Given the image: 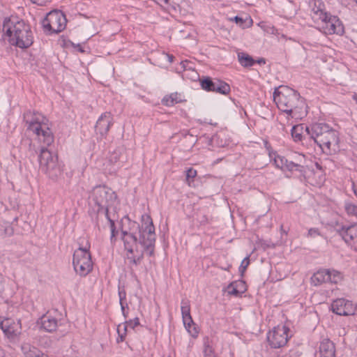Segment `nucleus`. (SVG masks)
Wrapping results in <instances>:
<instances>
[{
	"mask_svg": "<svg viewBox=\"0 0 357 357\" xmlns=\"http://www.w3.org/2000/svg\"><path fill=\"white\" fill-rule=\"evenodd\" d=\"M23 119L27 130L36 134L38 140L44 145L40 148L38 155L40 171L51 179H57L62 175L63 169L58 162L57 155L45 147L54 142L53 133L47 125L48 120L41 114L31 110L24 113Z\"/></svg>",
	"mask_w": 357,
	"mask_h": 357,
	"instance_id": "nucleus-1",
	"label": "nucleus"
},
{
	"mask_svg": "<svg viewBox=\"0 0 357 357\" xmlns=\"http://www.w3.org/2000/svg\"><path fill=\"white\" fill-rule=\"evenodd\" d=\"M135 231H122V240L124 243L125 249L130 255L135 252H139L144 250L146 253L151 257L154 255V248L156 235L155 227L150 215H143L142 216V225L136 224Z\"/></svg>",
	"mask_w": 357,
	"mask_h": 357,
	"instance_id": "nucleus-2",
	"label": "nucleus"
},
{
	"mask_svg": "<svg viewBox=\"0 0 357 357\" xmlns=\"http://www.w3.org/2000/svg\"><path fill=\"white\" fill-rule=\"evenodd\" d=\"M91 209L89 213L100 229V218L108 215L109 208L112 207L117 201L114 191L105 185H98L93 188L89 197Z\"/></svg>",
	"mask_w": 357,
	"mask_h": 357,
	"instance_id": "nucleus-3",
	"label": "nucleus"
},
{
	"mask_svg": "<svg viewBox=\"0 0 357 357\" xmlns=\"http://www.w3.org/2000/svg\"><path fill=\"white\" fill-rule=\"evenodd\" d=\"M3 31L10 45L20 49H27L33 43L31 26L17 16L6 17L3 22Z\"/></svg>",
	"mask_w": 357,
	"mask_h": 357,
	"instance_id": "nucleus-4",
	"label": "nucleus"
},
{
	"mask_svg": "<svg viewBox=\"0 0 357 357\" xmlns=\"http://www.w3.org/2000/svg\"><path fill=\"white\" fill-rule=\"evenodd\" d=\"M273 100L278 109L291 118L301 119L306 115L305 99L287 86H280L273 92Z\"/></svg>",
	"mask_w": 357,
	"mask_h": 357,
	"instance_id": "nucleus-5",
	"label": "nucleus"
},
{
	"mask_svg": "<svg viewBox=\"0 0 357 357\" xmlns=\"http://www.w3.org/2000/svg\"><path fill=\"white\" fill-rule=\"evenodd\" d=\"M309 140L317 144L323 153L331 155L338 149L339 136L337 132L325 123H315L305 128Z\"/></svg>",
	"mask_w": 357,
	"mask_h": 357,
	"instance_id": "nucleus-6",
	"label": "nucleus"
},
{
	"mask_svg": "<svg viewBox=\"0 0 357 357\" xmlns=\"http://www.w3.org/2000/svg\"><path fill=\"white\" fill-rule=\"evenodd\" d=\"M74 269L80 276H86L93 268L91 253L89 248L79 247L73 254Z\"/></svg>",
	"mask_w": 357,
	"mask_h": 357,
	"instance_id": "nucleus-7",
	"label": "nucleus"
},
{
	"mask_svg": "<svg viewBox=\"0 0 357 357\" xmlns=\"http://www.w3.org/2000/svg\"><path fill=\"white\" fill-rule=\"evenodd\" d=\"M65 15L59 10H52L47 14L42 22L45 32L48 33H57L62 31L66 26Z\"/></svg>",
	"mask_w": 357,
	"mask_h": 357,
	"instance_id": "nucleus-8",
	"label": "nucleus"
},
{
	"mask_svg": "<svg viewBox=\"0 0 357 357\" xmlns=\"http://www.w3.org/2000/svg\"><path fill=\"white\" fill-rule=\"evenodd\" d=\"M202 89L208 92H215L222 95H227L230 92V86L225 82L219 79H212L210 77H203L199 79Z\"/></svg>",
	"mask_w": 357,
	"mask_h": 357,
	"instance_id": "nucleus-9",
	"label": "nucleus"
},
{
	"mask_svg": "<svg viewBox=\"0 0 357 357\" xmlns=\"http://www.w3.org/2000/svg\"><path fill=\"white\" fill-rule=\"evenodd\" d=\"M319 17L325 33L342 35L344 33L343 24L337 16L321 12Z\"/></svg>",
	"mask_w": 357,
	"mask_h": 357,
	"instance_id": "nucleus-10",
	"label": "nucleus"
},
{
	"mask_svg": "<svg viewBox=\"0 0 357 357\" xmlns=\"http://www.w3.org/2000/svg\"><path fill=\"white\" fill-rule=\"evenodd\" d=\"M289 328L286 326L274 327L272 332H269L267 339L272 348L278 349L284 347L288 340Z\"/></svg>",
	"mask_w": 357,
	"mask_h": 357,
	"instance_id": "nucleus-11",
	"label": "nucleus"
},
{
	"mask_svg": "<svg viewBox=\"0 0 357 357\" xmlns=\"http://www.w3.org/2000/svg\"><path fill=\"white\" fill-rule=\"evenodd\" d=\"M20 325V321L16 323L10 319H6L1 321L0 328L9 341L15 342L19 339L21 334V327Z\"/></svg>",
	"mask_w": 357,
	"mask_h": 357,
	"instance_id": "nucleus-12",
	"label": "nucleus"
},
{
	"mask_svg": "<svg viewBox=\"0 0 357 357\" xmlns=\"http://www.w3.org/2000/svg\"><path fill=\"white\" fill-rule=\"evenodd\" d=\"M331 310L338 315L349 316L355 314L356 306L350 301L337 298L332 303Z\"/></svg>",
	"mask_w": 357,
	"mask_h": 357,
	"instance_id": "nucleus-13",
	"label": "nucleus"
},
{
	"mask_svg": "<svg viewBox=\"0 0 357 357\" xmlns=\"http://www.w3.org/2000/svg\"><path fill=\"white\" fill-rule=\"evenodd\" d=\"M336 231L344 241L348 245L355 243L357 241V227L355 225L349 226L342 225L337 228Z\"/></svg>",
	"mask_w": 357,
	"mask_h": 357,
	"instance_id": "nucleus-14",
	"label": "nucleus"
},
{
	"mask_svg": "<svg viewBox=\"0 0 357 357\" xmlns=\"http://www.w3.org/2000/svg\"><path fill=\"white\" fill-rule=\"evenodd\" d=\"M112 125V117L110 112H105L98 118L95 126L96 131L101 136H105Z\"/></svg>",
	"mask_w": 357,
	"mask_h": 357,
	"instance_id": "nucleus-15",
	"label": "nucleus"
},
{
	"mask_svg": "<svg viewBox=\"0 0 357 357\" xmlns=\"http://www.w3.org/2000/svg\"><path fill=\"white\" fill-rule=\"evenodd\" d=\"M275 162L278 167L284 170L286 169L290 172L297 171L301 174H303L305 172L303 165L290 161L284 157L278 156V158L275 159Z\"/></svg>",
	"mask_w": 357,
	"mask_h": 357,
	"instance_id": "nucleus-16",
	"label": "nucleus"
},
{
	"mask_svg": "<svg viewBox=\"0 0 357 357\" xmlns=\"http://www.w3.org/2000/svg\"><path fill=\"white\" fill-rule=\"evenodd\" d=\"M321 357H335V347L334 343L329 339L323 340L319 345Z\"/></svg>",
	"mask_w": 357,
	"mask_h": 357,
	"instance_id": "nucleus-17",
	"label": "nucleus"
},
{
	"mask_svg": "<svg viewBox=\"0 0 357 357\" xmlns=\"http://www.w3.org/2000/svg\"><path fill=\"white\" fill-rule=\"evenodd\" d=\"M307 126H305L304 124H298L292 127L291 133L296 142L309 139V136L307 135V131L305 130Z\"/></svg>",
	"mask_w": 357,
	"mask_h": 357,
	"instance_id": "nucleus-18",
	"label": "nucleus"
},
{
	"mask_svg": "<svg viewBox=\"0 0 357 357\" xmlns=\"http://www.w3.org/2000/svg\"><path fill=\"white\" fill-rule=\"evenodd\" d=\"M330 277V270H319L311 277V282L314 286H319L322 283L328 282L331 280Z\"/></svg>",
	"mask_w": 357,
	"mask_h": 357,
	"instance_id": "nucleus-19",
	"label": "nucleus"
},
{
	"mask_svg": "<svg viewBox=\"0 0 357 357\" xmlns=\"http://www.w3.org/2000/svg\"><path fill=\"white\" fill-rule=\"evenodd\" d=\"M21 349L25 357H48L47 354L42 353L38 348L29 343H23Z\"/></svg>",
	"mask_w": 357,
	"mask_h": 357,
	"instance_id": "nucleus-20",
	"label": "nucleus"
},
{
	"mask_svg": "<svg viewBox=\"0 0 357 357\" xmlns=\"http://www.w3.org/2000/svg\"><path fill=\"white\" fill-rule=\"evenodd\" d=\"M41 328L47 332H53L57 328V319L48 315H43L40 318Z\"/></svg>",
	"mask_w": 357,
	"mask_h": 357,
	"instance_id": "nucleus-21",
	"label": "nucleus"
},
{
	"mask_svg": "<svg viewBox=\"0 0 357 357\" xmlns=\"http://www.w3.org/2000/svg\"><path fill=\"white\" fill-rule=\"evenodd\" d=\"M238 59L240 64L245 68L251 67L255 63V60L250 55L244 52L238 54Z\"/></svg>",
	"mask_w": 357,
	"mask_h": 357,
	"instance_id": "nucleus-22",
	"label": "nucleus"
},
{
	"mask_svg": "<svg viewBox=\"0 0 357 357\" xmlns=\"http://www.w3.org/2000/svg\"><path fill=\"white\" fill-rule=\"evenodd\" d=\"M183 324L188 331L192 335V336L195 337L198 334V331L195 326V323L192 320L191 315L182 317Z\"/></svg>",
	"mask_w": 357,
	"mask_h": 357,
	"instance_id": "nucleus-23",
	"label": "nucleus"
},
{
	"mask_svg": "<svg viewBox=\"0 0 357 357\" xmlns=\"http://www.w3.org/2000/svg\"><path fill=\"white\" fill-rule=\"evenodd\" d=\"M344 208L349 216L357 218V204L349 201H345L344 204Z\"/></svg>",
	"mask_w": 357,
	"mask_h": 357,
	"instance_id": "nucleus-24",
	"label": "nucleus"
},
{
	"mask_svg": "<svg viewBox=\"0 0 357 357\" xmlns=\"http://www.w3.org/2000/svg\"><path fill=\"white\" fill-rule=\"evenodd\" d=\"M103 220H105L107 221V222L109 225V228H110V231H111L110 240H111V242L113 243L116 241L115 236H116V234H117L114 221L110 218L109 215H107L106 217L100 218V220L102 221Z\"/></svg>",
	"mask_w": 357,
	"mask_h": 357,
	"instance_id": "nucleus-25",
	"label": "nucleus"
},
{
	"mask_svg": "<svg viewBox=\"0 0 357 357\" xmlns=\"http://www.w3.org/2000/svg\"><path fill=\"white\" fill-rule=\"evenodd\" d=\"M144 252H146L144 250H140L139 252H137V255H128V259L130 260V264L138 265L144 257Z\"/></svg>",
	"mask_w": 357,
	"mask_h": 357,
	"instance_id": "nucleus-26",
	"label": "nucleus"
},
{
	"mask_svg": "<svg viewBox=\"0 0 357 357\" xmlns=\"http://www.w3.org/2000/svg\"><path fill=\"white\" fill-rule=\"evenodd\" d=\"M119 303H120V305H121V311H122V313H123V315L126 317H127V314L126 313V311H125V305L123 303V301L126 300V291L123 289H121L120 287H119Z\"/></svg>",
	"mask_w": 357,
	"mask_h": 357,
	"instance_id": "nucleus-27",
	"label": "nucleus"
},
{
	"mask_svg": "<svg viewBox=\"0 0 357 357\" xmlns=\"http://www.w3.org/2000/svg\"><path fill=\"white\" fill-rule=\"evenodd\" d=\"M181 314L182 317L190 315V301L187 299H182L181 301Z\"/></svg>",
	"mask_w": 357,
	"mask_h": 357,
	"instance_id": "nucleus-28",
	"label": "nucleus"
},
{
	"mask_svg": "<svg viewBox=\"0 0 357 357\" xmlns=\"http://www.w3.org/2000/svg\"><path fill=\"white\" fill-rule=\"evenodd\" d=\"M197 220L202 225H207L210 222L212 218H209L207 214L203 213H199L197 214Z\"/></svg>",
	"mask_w": 357,
	"mask_h": 357,
	"instance_id": "nucleus-29",
	"label": "nucleus"
},
{
	"mask_svg": "<svg viewBox=\"0 0 357 357\" xmlns=\"http://www.w3.org/2000/svg\"><path fill=\"white\" fill-rule=\"evenodd\" d=\"M234 282H231L227 287V290L229 295L235 296H241V294L238 291V289L234 285Z\"/></svg>",
	"mask_w": 357,
	"mask_h": 357,
	"instance_id": "nucleus-30",
	"label": "nucleus"
},
{
	"mask_svg": "<svg viewBox=\"0 0 357 357\" xmlns=\"http://www.w3.org/2000/svg\"><path fill=\"white\" fill-rule=\"evenodd\" d=\"M121 158V152L118 150H115L110 154V155L109 157V161L112 164H115L117 162L120 161Z\"/></svg>",
	"mask_w": 357,
	"mask_h": 357,
	"instance_id": "nucleus-31",
	"label": "nucleus"
},
{
	"mask_svg": "<svg viewBox=\"0 0 357 357\" xmlns=\"http://www.w3.org/2000/svg\"><path fill=\"white\" fill-rule=\"evenodd\" d=\"M330 276L331 280H328V282L336 284L341 279L340 273L335 270H330Z\"/></svg>",
	"mask_w": 357,
	"mask_h": 357,
	"instance_id": "nucleus-32",
	"label": "nucleus"
},
{
	"mask_svg": "<svg viewBox=\"0 0 357 357\" xmlns=\"http://www.w3.org/2000/svg\"><path fill=\"white\" fill-rule=\"evenodd\" d=\"M250 264V256H247L245 257L241 264V266L239 267V272L241 273V276L243 275L247 267L249 266Z\"/></svg>",
	"mask_w": 357,
	"mask_h": 357,
	"instance_id": "nucleus-33",
	"label": "nucleus"
},
{
	"mask_svg": "<svg viewBox=\"0 0 357 357\" xmlns=\"http://www.w3.org/2000/svg\"><path fill=\"white\" fill-rule=\"evenodd\" d=\"M121 327H122L121 325H119V326L117 328V333L119 335V337L117 338V342H123L124 340V338H125V336L126 334L127 326L123 325V332H121Z\"/></svg>",
	"mask_w": 357,
	"mask_h": 357,
	"instance_id": "nucleus-34",
	"label": "nucleus"
},
{
	"mask_svg": "<svg viewBox=\"0 0 357 357\" xmlns=\"http://www.w3.org/2000/svg\"><path fill=\"white\" fill-rule=\"evenodd\" d=\"M234 282L235 283L234 285L238 289L241 295L246 291V284L243 280H238Z\"/></svg>",
	"mask_w": 357,
	"mask_h": 357,
	"instance_id": "nucleus-35",
	"label": "nucleus"
},
{
	"mask_svg": "<svg viewBox=\"0 0 357 357\" xmlns=\"http://www.w3.org/2000/svg\"><path fill=\"white\" fill-rule=\"evenodd\" d=\"M197 176V171L193 168H189L186 170V179L194 178Z\"/></svg>",
	"mask_w": 357,
	"mask_h": 357,
	"instance_id": "nucleus-36",
	"label": "nucleus"
},
{
	"mask_svg": "<svg viewBox=\"0 0 357 357\" xmlns=\"http://www.w3.org/2000/svg\"><path fill=\"white\" fill-rule=\"evenodd\" d=\"M204 353V357L215 356L213 355V350L212 347L211 346H209L208 344H205Z\"/></svg>",
	"mask_w": 357,
	"mask_h": 357,
	"instance_id": "nucleus-37",
	"label": "nucleus"
},
{
	"mask_svg": "<svg viewBox=\"0 0 357 357\" xmlns=\"http://www.w3.org/2000/svg\"><path fill=\"white\" fill-rule=\"evenodd\" d=\"M162 103L163 105L167 107L173 106L174 105L172 99L169 98V96H165L162 100Z\"/></svg>",
	"mask_w": 357,
	"mask_h": 357,
	"instance_id": "nucleus-38",
	"label": "nucleus"
},
{
	"mask_svg": "<svg viewBox=\"0 0 357 357\" xmlns=\"http://www.w3.org/2000/svg\"><path fill=\"white\" fill-rule=\"evenodd\" d=\"M126 324L127 327L130 326V328H134L135 326L139 324V319L136 317L134 320H130L128 321H126Z\"/></svg>",
	"mask_w": 357,
	"mask_h": 357,
	"instance_id": "nucleus-39",
	"label": "nucleus"
},
{
	"mask_svg": "<svg viewBox=\"0 0 357 357\" xmlns=\"http://www.w3.org/2000/svg\"><path fill=\"white\" fill-rule=\"evenodd\" d=\"M308 236L314 238L317 236H320V232L319 231L318 229L311 228L308 231Z\"/></svg>",
	"mask_w": 357,
	"mask_h": 357,
	"instance_id": "nucleus-40",
	"label": "nucleus"
},
{
	"mask_svg": "<svg viewBox=\"0 0 357 357\" xmlns=\"http://www.w3.org/2000/svg\"><path fill=\"white\" fill-rule=\"evenodd\" d=\"M169 98L172 99L174 105L181 102V100L178 98L177 93H171L169 95Z\"/></svg>",
	"mask_w": 357,
	"mask_h": 357,
	"instance_id": "nucleus-41",
	"label": "nucleus"
},
{
	"mask_svg": "<svg viewBox=\"0 0 357 357\" xmlns=\"http://www.w3.org/2000/svg\"><path fill=\"white\" fill-rule=\"evenodd\" d=\"M234 20L237 24H238L242 28L244 29L245 27V26H244L243 24L245 21L242 17L236 16L234 17Z\"/></svg>",
	"mask_w": 357,
	"mask_h": 357,
	"instance_id": "nucleus-42",
	"label": "nucleus"
},
{
	"mask_svg": "<svg viewBox=\"0 0 357 357\" xmlns=\"http://www.w3.org/2000/svg\"><path fill=\"white\" fill-rule=\"evenodd\" d=\"M32 3L39 5V6H43L46 3L50 1L51 0H30Z\"/></svg>",
	"mask_w": 357,
	"mask_h": 357,
	"instance_id": "nucleus-43",
	"label": "nucleus"
},
{
	"mask_svg": "<svg viewBox=\"0 0 357 357\" xmlns=\"http://www.w3.org/2000/svg\"><path fill=\"white\" fill-rule=\"evenodd\" d=\"M4 233L6 236H11L13 234V228L11 226H7L4 229Z\"/></svg>",
	"mask_w": 357,
	"mask_h": 357,
	"instance_id": "nucleus-44",
	"label": "nucleus"
},
{
	"mask_svg": "<svg viewBox=\"0 0 357 357\" xmlns=\"http://www.w3.org/2000/svg\"><path fill=\"white\" fill-rule=\"evenodd\" d=\"M50 341L47 338H43L40 341V345H43L45 347H48L50 346Z\"/></svg>",
	"mask_w": 357,
	"mask_h": 357,
	"instance_id": "nucleus-45",
	"label": "nucleus"
},
{
	"mask_svg": "<svg viewBox=\"0 0 357 357\" xmlns=\"http://www.w3.org/2000/svg\"><path fill=\"white\" fill-rule=\"evenodd\" d=\"M255 63H258V64H260V65L265 64L266 63V60L264 58H259V59L255 60Z\"/></svg>",
	"mask_w": 357,
	"mask_h": 357,
	"instance_id": "nucleus-46",
	"label": "nucleus"
},
{
	"mask_svg": "<svg viewBox=\"0 0 357 357\" xmlns=\"http://www.w3.org/2000/svg\"><path fill=\"white\" fill-rule=\"evenodd\" d=\"M160 3V5L163 6V5L168 6L170 5L169 0H158Z\"/></svg>",
	"mask_w": 357,
	"mask_h": 357,
	"instance_id": "nucleus-47",
	"label": "nucleus"
},
{
	"mask_svg": "<svg viewBox=\"0 0 357 357\" xmlns=\"http://www.w3.org/2000/svg\"><path fill=\"white\" fill-rule=\"evenodd\" d=\"M188 64V61H181V65L182 66V68L185 70L187 68V65Z\"/></svg>",
	"mask_w": 357,
	"mask_h": 357,
	"instance_id": "nucleus-48",
	"label": "nucleus"
},
{
	"mask_svg": "<svg viewBox=\"0 0 357 357\" xmlns=\"http://www.w3.org/2000/svg\"><path fill=\"white\" fill-rule=\"evenodd\" d=\"M352 188L355 195L357 197V185L353 183Z\"/></svg>",
	"mask_w": 357,
	"mask_h": 357,
	"instance_id": "nucleus-49",
	"label": "nucleus"
},
{
	"mask_svg": "<svg viewBox=\"0 0 357 357\" xmlns=\"http://www.w3.org/2000/svg\"><path fill=\"white\" fill-rule=\"evenodd\" d=\"M167 56L168 57V61H169V63H172L174 59V56L171 54H167Z\"/></svg>",
	"mask_w": 357,
	"mask_h": 357,
	"instance_id": "nucleus-50",
	"label": "nucleus"
},
{
	"mask_svg": "<svg viewBox=\"0 0 357 357\" xmlns=\"http://www.w3.org/2000/svg\"><path fill=\"white\" fill-rule=\"evenodd\" d=\"M77 47H79V51L81 52H84V50L81 47V46L79 45H77Z\"/></svg>",
	"mask_w": 357,
	"mask_h": 357,
	"instance_id": "nucleus-51",
	"label": "nucleus"
},
{
	"mask_svg": "<svg viewBox=\"0 0 357 357\" xmlns=\"http://www.w3.org/2000/svg\"><path fill=\"white\" fill-rule=\"evenodd\" d=\"M353 99L356 101V102L357 104V94L354 95Z\"/></svg>",
	"mask_w": 357,
	"mask_h": 357,
	"instance_id": "nucleus-52",
	"label": "nucleus"
},
{
	"mask_svg": "<svg viewBox=\"0 0 357 357\" xmlns=\"http://www.w3.org/2000/svg\"><path fill=\"white\" fill-rule=\"evenodd\" d=\"M31 149H32V144H31V143H30V144H29V150L31 151Z\"/></svg>",
	"mask_w": 357,
	"mask_h": 357,
	"instance_id": "nucleus-53",
	"label": "nucleus"
},
{
	"mask_svg": "<svg viewBox=\"0 0 357 357\" xmlns=\"http://www.w3.org/2000/svg\"><path fill=\"white\" fill-rule=\"evenodd\" d=\"M252 20L250 19V22H249V23L251 24H252Z\"/></svg>",
	"mask_w": 357,
	"mask_h": 357,
	"instance_id": "nucleus-54",
	"label": "nucleus"
},
{
	"mask_svg": "<svg viewBox=\"0 0 357 357\" xmlns=\"http://www.w3.org/2000/svg\"><path fill=\"white\" fill-rule=\"evenodd\" d=\"M317 167L321 168V167L317 163Z\"/></svg>",
	"mask_w": 357,
	"mask_h": 357,
	"instance_id": "nucleus-55",
	"label": "nucleus"
}]
</instances>
